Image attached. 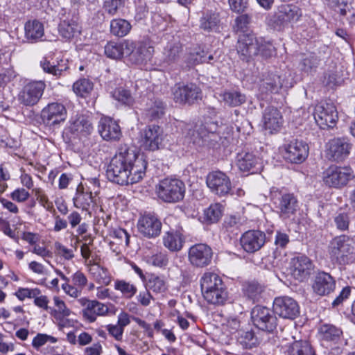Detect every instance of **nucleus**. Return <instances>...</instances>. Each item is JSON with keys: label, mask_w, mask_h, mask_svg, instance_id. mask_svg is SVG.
Segmentation results:
<instances>
[{"label": "nucleus", "mask_w": 355, "mask_h": 355, "mask_svg": "<svg viewBox=\"0 0 355 355\" xmlns=\"http://www.w3.org/2000/svg\"><path fill=\"white\" fill-rule=\"evenodd\" d=\"M245 295L253 301H259L263 291V287L257 282H249L245 285Z\"/></svg>", "instance_id": "47"}, {"label": "nucleus", "mask_w": 355, "mask_h": 355, "mask_svg": "<svg viewBox=\"0 0 355 355\" xmlns=\"http://www.w3.org/2000/svg\"><path fill=\"white\" fill-rule=\"evenodd\" d=\"M312 287L316 294L321 296L327 295L334 291L336 281L330 274L319 272L315 277Z\"/></svg>", "instance_id": "26"}, {"label": "nucleus", "mask_w": 355, "mask_h": 355, "mask_svg": "<svg viewBox=\"0 0 355 355\" xmlns=\"http://www.w3.org/2000/svg\"><path fill=\"white\" fill-rule=\"evenodd\" d=\"M334 221L338 230L340 231L347 230L350 223L349 213L342 211L337 212Z\"/></svg>", "instance_id": "55"}, {"label": "nucleus", "mask_w": 355, "mask_h": 355, "mask_svg": "<svg viewBox=\"0 0 355 355\" xmlns=\"http://www.w3.org/2000/svg\"><path fill=\"white\" fill-rule=\"evenodd\" d=\"M236 49L240 59L247 62L254 58L268 59L276 53L272 43L253 35L240 36Z\"/></svg>", "instance_id": "2"}, {"label": "nucleus", "mask_w": 355, "mask_h": 355, "mask_svg": "<svg viewBox=\"0 0 355 355\" xmlns=\"http://www.w3.org/2000/svg\"><path fill=\"white\" fill-rule=\"evenodd\" d=\"M98 130L101 137L105 141H117L121 136L120 126L109 117L100 119Z\"/></svg>", "instance_id": "25"}, {"label": "nucleus", "mask_w": 355, "mask_h": 355, "mask_svg": "<svg viewBox=\"0 0 355 355\" xmlns=\"http://www.w3.org/2000/svg\"><path fill=\"white\" fill-rule=\"evenodd\" d=\"M128 40H124L121 43L108 42L105 46V55L112 59H120L125 56V53L130 50Z\"/></svg>", "instance_id": "33"}, {"label": "nucleus", "mask_w": 355, "mask_h": 355, "mask_svg": "<svg viewBox=\"0 0 355 355\" xmlns=\"http://www.w3.org/2000/svg\"><path fill=\"white\" fill-rule=\"evenodd\" d=\"M162 239L164 245L170 251H180L183 246L184 240L180 233L178 231L171 230L166 232L163 236Z\"/></svg>", "instance_id": "37"}, {"label": "nucleus", "mask_w": 355, "mask_h": 355, "mask_svg": "<svg viewBox=\"0 0 355 355\" xmlns=\"http://www.w3.org/2000/svg\"><path fill=\"white\" fill-rule=\"evenodd\" d=\"M231 10L235 12H243L248 6V0H228Z\"/></svg>", "instance_id": "63"}, {"label": "nucleus", "mask_w": 355, "mask_h": 355, "mask_svg": "<svg viewBox=\"0 0 355 355\" xmlns=\"http://www.w3.org/2000/svg\"><path fill=\"white\" fill-rule=\"evenodd\" d=\"M25 38L31 43L37 42L44 35V25L37 19L29 20L24 25Z\"/></svg>", "instance_id": "30"}, {"label": "nucleus", "mask_w": 355, "mask_h": 355, "mask_svg": "<svg viewBox=\"0 0 355 355\" xmlns=\"http://www.w3.org/2000/svg\"><path fill=\"white\" fill-rule=\"evenodd\" d=\"M156 192L164 202H176L184 198L185 185L178 179L165 178L156 186Z\"/></svg>", "instance_id": "5"}, {"label": "nucleus", "mask_w": 355, "mask_h": 355, "mask_svg": "<svg viewBox=\"0 0 355 355\" xmlns=\"http://www.w3.org/2000/svg\"><path fill=\"white\" fill-rule=\"evenodd\" d=\"M204 141L208 146L213 148H218L220 146H227L228 140L226 137H222L216 132H210L205 136Z\"/></svg>", "instance_id": "51"}, {"label": "nucleus", "mask_w": 355, "mask_h": 355, "mask_svg": "<svg viewBox=\"0 0 355 355\" xmlns=\"http://www.w3.org/2000/svg\"><path fill=\"white\" fill-rule=\"evenodd\" d=\"M139 232L148 239L159 236L162 230V222L157 215L146 213L141 215L137 222Z\"/></svg>", "instance_id": "13"}, {"label": "nucleus", "mask_w": 355, "mask_h": 355, "mask_svg": "<svg viewBox=\"0 0 355 355\" xmlns=\"http://www.w3.org/2000/svg\"><path fill=\"white\" fill-rule=\"evenodd\" d=\"M281 112L275 107H266L263 115V127L270 134L279 130L282 124Z\"/></svg>", "instance_id": "28"}, {"label": "nucleus", "mask_w": 355, "mask_h": 355, "mask_svg": "<svg viewBox=\"0 0 355 355\" xmlns=\"http://www.w3.org/2000/svg\"><path fill=\"white\" fill-rule=\"evenodd\" d=\"M131 24L123 19H114L110 22V31L117 37L125 36L131 30Z\"/></svg>", "instance_id": "43"}, {"label": "nucleus", "mask_w": 355, "mask_h": 355, "mask_svg": "<svg viewBox=\"0 0 355 355\" xmlns=\"http://www.w3.org/2000/svg\"><path fill=\"white\" fill-rule=\"evenodd\" d=\"M182 51V46L179 41L168 42L163 51L164 61L168 64L175 62L180 58Z\"/></svg>", "instance_id": "39"}, {"label": "nucleus", "mask_w": 355, "mask_h": 355, "mask_svg": "<svg viewBox=\"0 0 355 355\" xmlns=\"http://www.w3.org/2000/svg\"><path fill=\"white\" fill-rule=\"evenodd\" d=\"M211 248L204 243L193 245L189 250V261L193 266L204 268L209 266L212 259Z\"/></svg>", "instance_id": "15"}, {"label": "nucleus", "mask_w": 355, "mask_h": 355, "mask_svg": "<svg viewBox=\"0 0 355 355\" xmlns=\"http://www.w3.org/2000/svg\"><path fill=\"white\" fill-rule=\"evenodd\" d=\"M259 164V159L252 153L241 152L236 156V165L242 171H250L254 173V171L256 166Z\"/></svg>", "instance_id": "32"}, {"label": "nucleus", "mask_w": 355, "mask_h": 355, "mask_svg": "<svg viewBox=\"0 0 355 355\" xmlns=\"http://www.w3.org/2000/svg\"><path fill=\"white\" fill-rule=\"evenodd\" d=\"M163 140L162 129L158 125H150L144 132L142 144L145 149L154 151L162 148Z\"/></svg>", "instance_id": "23"}, {"label": "nucleus", "mask_w": 355, "mask_h": 355, "mask_svg": "<svg viewBox=\"0 0 355 355\" xmlns=\"http://www.w3.org/2000/svg\"><path fill=\"white\" fill-rule=\"evenodd\" d=\"M67 112L65 107L58 103H49L42 111V118L49 125L60 124L67 119Z\"/></svg>", "instance_id": "21"}, {"label": "nucleus", "mask_w": 355, "mask_h": 355, "mask_svg": "<svg viewBox=\"0 0 355 355\" xmlns=\"http://www.w3.org/2000/svg\"><path fill=\"white\" fill-rule=\"evenodd\" d=\"M174 101L179 104L191 105L201 98V89L193 83H176L172 88Z\"/></svg>", "instance_id": "10"}, {"label": "nucleus", "mask_w": 355, "mask_h": 355, "mask_svg": "<svg viewBox=\"0 0 355 355\" xmlns=\"http://www.w3.org/2000/svg\"><path fill=\"white\" fill-rule=\"evenodd\" d=\"M125 0H104L103 8L110 15H116L124 6Z\"/></svg>", "instance_id": "56"}, {"label": "nucleus", "mask_w": 355, "mask_h": 355, "mask_svg": "<svg viewBox=\"0 0 355 355\" xmlns=\"http://www.w3.org/2000/svg\"><path fill=\"white\" fill-rule=\"evenodd\" d=\"M273 203L281 218L284 220L293 218L299 209L297 198L293 193L281 192L273 194Z\"/></svg>", "instance_id": "8"}, {"label": "nucleus", "mask_w": 355, "mask_h": 355, "mask_svg": "<svg viewBox=\"0 0 355 355\" xmlns=\"http://www.w3.org/2000/svg\"><path fill=\"white\" fill-rule=\"evenodd\" d=\"M331 260L338 265L349 264L355 261V239L346 235L336 237L331 242Z\"/></svg>", "instance_id": "4"}, {"label": "nucleus", "mask_w": 355, "mask_h": 355, "mask_svg": "<svg viewBox=\"0 0 355 355\" xmlns=\"http://www.w3.org/2000/svg\"><path fill=\"white\" fill-rule=\"evenodd\" d=\"M69 130L76 137H87L93 131V126L89 116L76 115L69 121Z\"/></svg>", "instance_id": "27"}, {"label": "nucleus", "mask_w": 355, "mask_h": 355, "mask_svg": "<svg viewBox=\"0 0 355 355\" xmlns=\"http://www.w3.org/2000/svg\"><path fill=\"white\" fill-rule=\"evenodd\" d=\"M241 245L248 253L259 251L266 243V234L260 230H248L240 239Z\"/></svg>", "instance_id": "20"}, {"label": "nucleus", "mask_w": 355, "mask_h": 355, "mask_svg": "<svg viewBox=\"0 0 355 355\" xmlns=\"http://www.w3.org/2000/svg\"><path fill=\"white\" fill-rule=\"evenodd\" d=\"M237 342L244 349H252L257 347L259 343V339L252 330L239 331L238 332Z\"/></svg>", "instance_id": "41"}, {"label": "nucleus", "mask_w": 355, "mask_h": 355, "mask_svg": "<svg viewBox=\"0 0 355 355\" xmlns=\"http://www.w3.org/2000/svg\"><path fill=\"white\" fill-rule=\"evenodd\" d=\"M287 355H316L311 345L306 340H295L287 349Z\"/></svg>", "instance_id": "38"}, {"label": "nucleus", "mask_w": 355, "mask_h": 355, "mask_svg": "<svg viewBox=\"0 0 355 355\" xmlns=\"http://www.w3.org/2000/svg\"><path fill=\"white\" fill-rule=\"evenodd\" d=\"M55 253L67 260H71L74 257L73 252L59 242L55 243Z\"/></svg>", "instance_id": "61"}, {"label": "nucleus", "mask_w": 355, "mask_h": 355, "mask_svg": "<svg viewBox=\"0 0 355 355\" xmlns=\"http://www.w3.org/2000/svg\"><path fill=\"white\" fill-rule=\"evenodd\" d=\"M58 31L62 38L66 40L72 39L76 33H80L78 24L73 19L60 17Z\"/></svg>", "instance_id": "36"}, {"label": "nucleus", "mask_w": 355, "mask_h": 355, "mask_svg": "<svg viewBox=\"0 0 355 355\" xmlns=\"http://www.w3.org/2000/svg\"><path fill=\"white\" fill-rule=\"evenodd\" d=\"M114 288L120 291L123 295L128 299L132 298L137 293V288L135 285L124 280H116Z\"/></svg>", "instance_id": "49"}, {"label": "nucleus", "mask_w": 355, "mask_h": 355, "mask_svg": "<svg viewBox=\"0 0 355 355\" xmlns=\"http://www.w3.org/2000/svg\"><path fill=\"white\" fill-rule=\"evenodd\" d=\"M309 146L302 140L291 141L285 148V158L291 163L300 164L308 157Z\"/></svg>", "instance_id": "22"}, {"label": "nucleus", "mask_w": 355, "mask_h": 355, "mask_svg": "<svg viewBox=\"0 0 355 355\" xmlns=\"http://www.w3.org/2000/svg\"><path fill=\"white\" fill-rule=\"evenodd\" d=\"M274 310L256 306L251 312V318L254 325L261 331L272 332L277 327V319Z\"/></svg>", "instance_id": "9"}, {"label": "nucleus", "mask_w": 355, "mask_h": 355, "mask_svg": "<svg viewBox=\"0 0 355 355\" xmlns=\"http://www.w3.org/2000/svg\"><path fill=\"white\" fill-rule=\"evenodd\" d=\"M205 61V51L198 46L191 49L186 58L187 67L189 68Z\"/></svg>", "instance_id": "46"}, {"label": "nucleus", "mask_w": 355, "mask_h": 355, "mask_svg": "<svg viewBox=\"0 0 355 355\" xmlns=\"http://www.w3.org/2000/svg\"><path fill=\"white\" fill-rule=\"evenodd\" d=\"M326 146L327 157L332 161L341 162L349 155L352 144L346 138H334Z\"/></svg>", "instance_id": "17"}, {"label": "nucleus", "mask_w": 355, "mask_h": 355, "mask_svg": "<svg viewBox=\"0 0 355 355\" xmlns=\"http://www.w3.org/2000/svg\"><path fill=\"white\" fill-rule=\"evenodd\" d=\"M93 89V83L87 78H82L73 85V92L78 96L85 97Z\"/></svg>", "instance_id": "48"}, {"label": "nucleus", "mask_w": 355, "mask_h": 355, "mask_svg": "<svg viewBox=\"0 0 355 355\" xmlns=\"http://www.w3.org/2000/svg\"><path fill=\"white\" fill-rule=\"evenodd\" d=\"M313 115L316 123L321 129L334 128L338 119L336 107L330 103L317 105Z\"/></svg>", "instance_id": "11"}, {"label": "nucleus", "mask_w": 355, "mask_h": 355, "mask_svg": "<svg viewBox=\"0 0 355 355\" xmlns=\"http://www.w3.org/2000/svg\"><path fill=\"white\" fill-rule=\"evenodd\" d=\"M320 60L315 53H309L302 56L299 67L302 71L312 73L315 71L320 64Z\"/></svg>", "instance_id": "40"}, {"label": "nucleus", "mask_w": 355, "mask_h": 355, "mask_svg": "<svg viewBox=\"0 0 355 355\" xmlns=\"http://www.w3.org/2000/svg\"><path fill=\"white\" fill-rule=\"evenodd\" d=\"M220 19L219 13L215 10H207L202 12L199 20L200 29L207 31L216 32L219 30Z\"/></svg>", "instance_id": "29"}, {"label": "nucleus", "mask_w": 355, "mask_h": 355, "mask_svg": "<svg viewBox=\"0 0 355 355\" xmlns=\"http://www.w3.org/2000/svg\"><path fill=\"white\" fill-rule=\"evenodd\" d=\"M290 239L287 234L277 231L275 239V245L277 249H285L289 243Z\"/></svg>", "instance_id": "62"}, {"label": "nucleus", "mask_w": 355, "mask_h": 355, "mask_svg": "<svg viewBox=\"0 0 355 355\" xmlns=\"http://www.w3.org/2000/svg\"><path fill=\"white\" fill-rule=\"evenodd\" d=\"M112 97L117 101L126 105H131L134 103V98L130 91L123 89H116L112 93Z\"/></svg>", "instance_id": "52"}, {"label": "nucleus", "mask_w": 355, "mask_h": 355, "mask_svg": "<svg viewBox=\"0 0 355 355\" xmlns=\"http://www.w3.org/2000/svg\"><path fill=\"white\" fill-rule=\"evenodd\" d=\"M130 50L125 53L128 61L135 64H142L150 60L154 53V47L148 42L136 43L128 40Z\"/></svg>", "instance_id": "12"}, {"label": "nucleus", "mask_w": 355, "mask_h": 355, "mask_svg": "<svg viewBox=\"0 0 355 355\" xmlns=\"http://www.w3.org/2000/svg\"><path fill=\"white\" fill-rule=\"evenodd\" d=\"M285 85L284 80H282L279 75L275 72L268 71L263 73L261 79V87L266 92H276Z\"/></svg>", "instance_id": "31"}, {"label": "nucleus", "mask_w": 355, "mask_h": 355, "mask_svg": "<svg viewBox=\"0 0 355 355\" xmlns=\"http://www.w3.org/2000/svg\"><path fill=\"white\" fill-rule=\"evenodd\" d=\"M302 16L301 10L293 5H282L270 19L269 24L277 31H282L290 23L297 22Z\"/></svg>", "instance_id": "7"}, {"label": "nucleus", "mask_w": 355, "mask_h": 355, "mask_svg": "<svg viewBox=\"0 0 355 355\" xmlns=\"http://www.w3.org/2000/svg\"><path fill=\"white\" fill-rule=\"evenodd\" d=\"M242 222L240 217L236 216H230L224 220V227L228 232H234L241 225Z\"/></svg>", "instance_id": "60"}, {"label": "nucleus", "mask_w": 355, "mask_h": 355, "mask_svg": "<svg viewBox=\"0 0 355 355\" xmlns=\"http://www.w3.org/2000/svg\"><path fill=\"white\" fill-rule=\"evenodd\" d=\"M147 162L134 150L121 147L111 159L106 170L107 179L120 185L135 184L140 181L146 173Z\"/></svg>", "instance_id": "1"}, {"label": "nucleus", "mask_w": 355, "mask_h": 355, "mask_svg": "<svg viewBox=\"0 0 355 355\" xmlns=\"http://www.w3.org/2000/svg\"><path fill=\"white\" fill-rule=\"evenodd\" d=\"M221 216V207L219 204L211 205L205 211V218L211 223L217 222L220 218Z\"/></svg>", "instance_id": "54"}, {"label": "nucleus", "mask_w": 355, "mask_h": 355, "mask_svg": "<svg viewBox=\"0 0 355 355\" xmlns=\"http://www.w3.org/2000/svg\"><path fill=\"white\" fill-rule=\"evenodd\" d=\"M29 196L28 191L23 188L17 189L10 194L12 199L18 202H25Z\"/></svg>", "instance_id": "64"}, {"label": "nucleus", "mask_w": 355, "mask_h": 355, "mask_svg": "<svg viewBox=\"0 0 355 355\" xmlns=\"http://www.w3.org/2000/svg\"><path fill=\"white\" fill-rule=\"evenodd\" d=\"M166 105L157 98L149 100L146 103V115L150 120L153 121L161 118L165 113Z\"/></svg>", "instance_id": "35"}, {"label": "nucleus", "mask_w": 355, "mask_h": 355, "mask_svg": "<svg viewBox=\"0 0 355 355\" xmlns=\"http://www.w3.org/2000/svg\"><path fill=\"white\" fill-rule=\"evenodd\" d=\"M147 286L156 293H163L167 290L166 280L161 277L152 275L148 281Z\"/></svg>", "instance_id": "50"}, {"label": "nucleus", "mask_w": 355, "mask_h": 355, "mask_svg": "<svg viewBox=\"0 0 355 355\" xmlns=\"http://www.w3.org/2000/svg\"><path fill=\"white\" fill-rule=\"evenodd\" d=\"M354 177V171L350 167H340L336 165L329 166L322 173L324 184L336 189L345 187Z\"/></svg>", "instance_id": "6"}, {"label": "nucleus", "mask_w": 355, "mask_h": 355, "mask_svg": "<svg viewBox=\"0 0 355 355\" xmlns=\"http://www.w3.org/2000/svg\"><path fill=\"white\" fill-rule=\"evenodd\" d=\"M148 261L157 267H164L168 264V259L166 253L158 252L148 258Z\"/></svg>", "instance_id": "58"}, {"label": "nucleus", "mask_w": 355, "mask_h": 355, "mask_svg": "<svg viewBox=\"0 0 355 355\" xmlns=\"http://www.w3.org/2000/svg\"><path fill=\"white\" fill-rule=\"evenodd\" d=\"M79 303L83 306V316L90 322L96 320L98 315H104L108 312V307L96 300H89L85 297L78 300Z\"/></svg>", "instance_id": "24"}, {"label": "nucleus", "mask_w": 355, "mask_h": 355, "mask_svg": "<svg viewBox=\"0 0 355 355\" xmlns=\"http://www.w3.org/2000/svg\"><path fill=\"white\" fill-rule=\"evenodd\" d=\"M54 302L55 305L57 306L58 309L55 310V317L56 318H60V317L64 318L68 317L71 311L66 306L65 303L64 301L59 299L58 297H54Z\"/></svg>", "instance_id": "59"}, {"label": "nucleus", "mask_w": 355, "mask_h": 355, "mask_svg": "<svg viewBox=\"0 0 355 355\" xmlns=\"http://www.w3.org/2000/svg\"><path fill=\"white\" fill-rule=\"evenodd\" d=\"M274 312L280 317L293 320L300 314V307L297 302L289 297H276L273 302Z\"/></svg>", "instance_id": "16"}, {"label": "nucleus", "mask_w": 355, "mask_h": 355, "mask_svg": "<svg viewBox=\"0 0 355 355\" xmlns=\"http://www.w3.org/2000/svg\"><path fill=\"white\" fill-rule=\"evenodd\" d=\"M46 85L42 81H35L27 84L19 95V102L26 106H33L37 103L42 97Z\"/></svg>", "instance_id": "19"}, {"label": "nucleus", "mask_w": 355, "mask_h": 355, "mask_svg": "<svg viewBox=\"0 0 355 355\" xmlns=\"http://www.w3.org/2000/svg\"><path fill=\"white\" fill-rule=\"evenodd\" d=\"M87 266L89 267L90 274L98 284L108 285L110 283L111 276L107 269L94 263L92 260H89Z\"/></svg>", "instance_id": "34"}, {"label": "nucleus", "mask_w": 355, "mask_h": 355, "mask_svg": "<svg viewBox=\"0 0 355 355\" xmlns=\"http://www.w3.org/2000/svg\"><path fill=\"white\" fill-rule=\"evenodd\" d=\"M319 333L322 340L336 341L340 338L342 331L334 325L325 324L320 327Z\"/></svg>", "instance_id": "45"}, {"label": "nucleus", "mask_w": 355, "mask_h": 355, "mask_svg": "<svg viewBox=\"0 0 355 355\" xmlns=\"http://www.w3.org/2000/svg\"><path fill=\"white\" fill-rule=\"evenodd\" d=\"M40 67L45 73L51 74L53 76L59 77L62 73L66 70V67L62 68L61 66L52 64L46 58H44L40 61Z\"/></svg>", "instance_id": "53"}, {"label": "nucleus", "mask_w": 355, "mask_h": 355, "mask_svg": "<svg viewBox=\"0 0 355 355\" xmlns=\"http://www.w3.org/2000/svg\"><path fill=\"white\" fill-rule=\"evenodd\" d=\"M224 103L231 107L240 106L246 101V96L236 90L226 91L221 95Z\"/></svg>", "instance_id": "42"}, {"label": "nucleus", "mask_w": 355, "mask_h": 355, "mask_svg": "<svg viewBox=\"0 0 355 355\" xmlns=\"http://www.w3.org/2000/svg\"><path fill=\"white\" fill-rule=\"evenodd\" d=\"M80 186L77 188L76 196L73 198L74 205L82 209H87L93 202L92 192H84Z\"/></svg>", "instance_id": "44"}, {"label": "nucleus", "mask_w": 355, "mask_h": 355, "mask_svg": "<svg viewBox=\"0 0 355 355\" xmlns=\"http://www.w3.org/2000/svg\"><path fill=\"white\" fill-rule=\"evenodd\" d=\"M112 236L115 239L119 245L128 246L130 242V235L125 230L122 228L115 229L112 234Z\"/></svg>", "instance_id": "57"}, {"label": "nucleus", "mask_w": 355, "mask_h": 355, "mask_svg": "<svg viewBox=\"0 0 355 355\" xmlns=\"http://www.w3.org/2000/svg\"><path fill=\"white\" fill-rule=\"evenodd\" d=\"M206 183L210 191L220 197L225 196L231 191L230 179L221 171L209 173L207 177Z\"/></svg>", "instance_id": "14"}, {"label": "nucleus", "mask_w": 355, "mask_h": 355, "mask_svg": "<svg viewBox=\"0 0 355 355\" xmlns=\"http://www.w3.org/2000/svg\"><path fill=\"white\" fill-rule=\"evenodd\" d=\"M313 269L312 261L304 255L293 258L290 263V273L295 279L299 282L307 279Z\"/></svg>", "instance_id": "18"}, {"label": "nucleus", "mask_w": 355, "mask_h": 355, "mask_svg": "<svg viewBox=\"0 0 355 355\" xmlns=\"http://www.w3.org/2000/svg\"><path fill=\"white\" fill-rule=\"evenodd\" d=\"M200 288L203 297L209 304L222 305L227 300L226 287L216 273L205 272L200 279Z\"/></svg>", "instance_id": "3"}]
</instances>
